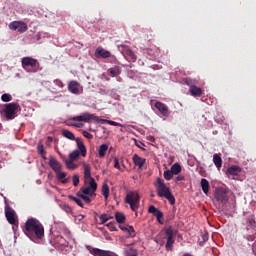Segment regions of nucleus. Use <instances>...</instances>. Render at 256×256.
<instances>
[{"instance_id":"obj_42","label":"nucleus","mask_w":256,"mask_h":256,"mask_svg":"<svg viewBox=\"0 0 256 256\" xmlns=\"http://www.w3.org/2000/svg\"><path fill=\"white\" fill-rule=\"evenodd\" d=\"M56 175H57V179H58L59 181L65 179V177H67V173L61 172V171L56 172Z\"/></svg>"},{"instance_id":"obj_11","label":"nucleus","mask_w":256,"mask_h":256,"mask_svg":"<svg viewBox=\"0 0 256 256\" xmlns=\"http://www.w3.org/2000/svg\"><path fill=\"white\" fill-rule=\"evenodd\" d=\"M68 91L73 93V95H80V93H83V87L76 80H72L68 84Z\"/></svg>"},{"instance_id":"obj_15","label":"nucleus","mask_w":256,"mask_h":256,"mask_svg":"<svg viewBox=\"0 0 256 256\" xmlns=\"http://www.w3.org/2000/svg\"><path fill=\"white\" fill-rule=\"evenodd\" d=\"M95 57L97 59H109V57H111V52H109L101 47H98L95 51Z\"/></svg>"},{"instance_id":"obj_51","label":"nucleus","mask_w":256,"mask_h":256,"mask_svg":"<svg viewBox=\"0 0 256 256\" xmlns=\"http://www.w3.org/2000/svg\"><path fill=\"white\" fill-rule=\"evenodd\" d=\"M54 83L58 87H61V88L65 87V85L63 84V82L61 80H55Z\"/></svg>"},{"instance_id":"obj_49","label":"nucleus","mask_w":256,"mask_h":256,"mask_svg":"<svg viewBox=\"0 0 256 256\" xmlns=\"http://www.w3.org/2000/svg\"><path fill=\"white\" fill-rule=\"evenodd\" d=\"M82 134H83V137H85L86 139H93V134L87 131H83Z\"/></svg>"},{"instance_id":"obj_54","label":"nucleus","mask_w":256,"mask_h":256,"mask_svg":"<svg viewBox=\"0 0 256 256\" xmlns=\"http://www.w3.org/2000/svg\"><path fill=\"white\" fill-rule=\"evenodd\" d=\"M61 183H63V184L65 185V184L69 183V179H63V180L61 181Z\"/></svg>"},{"instance_id":"obj_43","label":"nucleus","mask_w":256,"mask_h":256,"mask_svg":"<svg viewBox=\"0 0 256 256\" xmlns=\"http://www.w3.org/2000/svg\"><path fill=\"white\" fill-rule=\"evenodd\" d=\"M72 181H73L74 187H78V186H79V182H80V180H79V174H75V175L73 176V178H72Z\"/></svg>"},{"instance_id":"obj_6","label":"nucleus","mask_w":256,"mask_h":256,"mask_svg":"<svg viewBox=\"0 0 256 256\" xmlns=\"http://www.w3.org/2000/svg\"><path fill=\"white\" fill-rule=\"evenodd\" d=\"M141 200V196L137 192H129L125 197V203L130 205V209L132 211H137L139 209V201Z\"/></svg>"},{"instance_id":"obj_9","label":"nucleus","mask_w":256,"mask_h":256,"mask_svg":"<svg viewBox=\"0 0 256 256\" xmlns=\"http://www.w3.org/2000/svg\"><path fill=\"white\" fill-rule=\"evenodd\" d=\"M87 251L93 256H118L115 252L109 250H101L99 248H93L92 246L86 245Z\"/></svg>"},{"instance_id":"obj_8","label":"nucleus","mask_w":256,"mask_h":256,"mask_svg":"<svg viewBox=\"0 0 256 256\" xmlns=\"http://www.w3.org/2000/svg\"><path fill=\"white\" fill-rule=\"evenodd\" d=\"M5 217L10 225H14L15 227L19 225V220H17V213L9 205L5 207Z\"/></svg>"},{"instance_id":"obj_20","label":"nucleus","mask_w":256,"mask_h":256,"mask_svg":"<svg viewBox=\"0 0 256 256\" xmlns=\"http://www.w3.org/2000/svg\"><path fill=\"white\" fill-rule=\"evenodd\" d=\"M124 56L128 59V61H132V63H135L137 61V56L135 55V52L133 50L126 48L124 50Z\"/></svg>"},{"instance_id":"obj_55","label":"nucleus","mask_w":256,"mask_h":256,"mask_svg":"<svg viewBox=\"0 0 256 256\" xmlns=\"http://www.w3.org/2000/svg\"><path fill=\"white\" fill-rule=\"evenodd\" d=\"M74 127H81V125H79V124H74Z\"/></svg>"},{"instance_id":"obj_46","label":"nucleus","mask_w":256,"mask_h":256,"mask_svg":"<svg viewBox=\"0 0 256 256\" xmlns=\"http://www.w3.org/2000/svg\"><path fill=\"white\" fill-rule=\"evenodd\" d=\"M126 255L127 256H137V250L130 248L129 250H127Z\"/></svg>"},{"instance_id":"obj_38","label":"nucleus","mask_w":256,"mask_h":256,"mask_svg":"<svg viewBox=\"0 0 256 256\" xmlns=\"http://www.w3.org/2000/svg\"><path fill=\"white\" fill-rule=\"evenodd\" d=\"M1 100L3 101V103H9V101L13 100V96H11V94L9 93H5L1 96Z\"/></svg>"},{"instance_id":"obj_50","label":"nucleus","mask_w":256,"mask_h":256,"mask_svg":"<svg viewBox=\"0 0 256 256\" xmlns=\"http://www.w3.org/2000/svg\"><path fill=\"white\" fill-rule=\"evenodd\" d=\"M93 121H95V123H101L103 125L104 123H107V121L109 120H105L97 117V119H93Z\"/></svg>"},{"instance_id":"obj_48","label":"nucleus","mask_w":256,"mask_h":256,"mask_svg":"<svg viewBox=\"0 0 256 256\" xmlns=\"http://www.w3.org/2000/svg\"><path fill=\"white\" fill-rule=\"evenodd\" d=\"M107 123H108V125H112V127H121L120 123L115 122L113 120H108Z\"/></svg>"},{"instance_id":"obj_30","label":"nucleus","mask_w":256,"mask_h":256,"mask_svg":"<svg viewBox=\"0 0 256 256\" xmlns=\"http://www.w3.org/2000/svg\"><path fill=\"white\" fill-rule=\"evenodd\" d=\"M100 225H105V223H107V221H110V219H113V215L111 214H101L100 217Z\"/></svg>"},{"instance_id":"obj_12","label":"nucleus","mask_w":256,"mask_h":256,"mask_svg":"<svg viewBox=\"0 0 256 256\" xmlns=\"http://www.w3.org/2000/svg\"><path fill=\"white\" fill-rule=\"evenodd\" d=\"M9 28L12 31H18L19 33H25V31H27V29H28L27 24L25 22H21V21H14V22L10 23Z\"/></svg>"},{"instance_id":"obj_23","label":"nucleus","mask_w":256,"mask_h":256,"mask_svg":"<svg viewBox=\"0 0 256 256\" xmlns=\"http://www.w3.org/2000/svg\"><path fill=\"white\" fill-rule=\"evenodd\" d=\"M213 163L218 169H221V167H223V159L219 154L213 155Z\"/></svg>"},{"instance_id":"obj_1","label":"nucleus","mask_w":256,"mask_h":256,"mask_svg":"<svg viewBox=\"0 0 256 256\" xmlns=\"http://www.w3.org/2000/svg\"><path fill=\"white\" fill-rule=\"evenodd\" d=\"M23 232L29 239H41L45 237V227L36 218H29L26 221Z\"/></svg>"},{"instance_id":"obj_27","label":"nucleus","mask_w":256,"mask_h":256,"mask_svg":"<svg viewBox=\"0 0 256 256\" xmlns=\"http://www.w3.org/2000/svg\"><path fill=\"white\" fill-rule=\"evenodd\" d=\"M108 150H109V145H107V144L100 145L99 150H98V155H99L100 159L105 157Z\"/></svg>"},{"instance_id":"obj_45","label":"nucleus","mask_w":256,"mask_h":256,"mask_svg":"<svg viewBox=\"0 0 256 256\" xmlns=\"http://www.w3.org/2000/svg\"><path fill=\"white\" fill-rule=\"evenodd\" d=\"M206 241H209V235L204 234V235H202V241L199 242L200 247H203V245H205Z\"/></svg>"},{"instance_id":"obj_29","label":"nucleus","mask_w":256,"mask_h":256,"mask_svg":"<svg viewBox=\"0 0 256 256\" xmlns=\"http://www.w3.org/2000/svg\"><path fill=\"white\" fill-rule=\"evenodd\" d=\"M241 171V167L237 166V165H234V166H231L227 169V173H229V175H239V172Z\"/></svg>"},{"instance_id":"obj_44","label":"nucleus","mask_w":256,"mask_h":256,"mask_svg":"<svg viewBox=\"0 0 256 256\" xmlns=\"http://www.w3.org/2000/svg\"><path fill=\"white\" fill-rule=\"evenodd\" d=\"M106 227H108L110 231H117V226H115V221L106 224Z\"/></svg>"},{"instance_id":"obj_56","label":"nucleus","mask_w":256,"mask_h":256,"mask_svg":"<svg viewBox=\"0 0 256 256\" xmlns=\"http://www.w3.org/2000/svg\"><path fill=\"white\" fill-rule=\"evenodd\" d=\"M1 129H3V125L2 124H0V131H1Z\"/></svg>"},{"instance_id":"obj_36","label":"nucleus","mask_w":256,"mask_h":256,"mask_svg":"<svg viewBox=\"0 0 256 256\" xmlns=\"http://www.w3.org/2000/svg\"><path fill=\"white\" fill-rule=\"evenodd\" d=\"M74 160H65V163H66V167L67 169H70L71 171H75V169H77V165L75 163H73Z\"/></svg>"},{"instance_id":"obj_17","label":"nucleus","mask_w":256,"mask_h":256,"mask_svg":"<svg viewBox=\"0 0 256 256\" xmlns=\"http://www.w3.org/2000/svg\"><path fill=\"white\" fill-rule=\"evenodd\" d=\"M77 149L82 157H87V148L81 138H76Z\"/></svg>"},{"instance_id":"obj_57","label":"nucleus","mask_w":256,"mask_h":256,"mask_svg":"<svg viewBox=\"0 0 256 256\" xmlns=\"http://www.w3.org/2000/svg\"><path fill=\"white\" fill-rule=\"evenodd\" d=\"M67 209H68L69 211H71V207L67 206Z\"/></svg>"},{"instance_id":"obj_53","label":"nucleus","mask_w":256,"mask_h":256,"mask_svg":"<svg viewBox=\"0 0 256 256\" xmlns=\"http://www.w3.org/2000/svg\"><path fill=\"white\" fill-rule=\"evenodd\" d=\"M248 223H250V225H253V223H255V219L253 218H248Z\"/></svg>"},{"instance_id":"obj_37","label":"nucleus","mask_w":256,"mask_h":256,"mask_svg":"<svg viewBox=\"0 0 256 256\" xmlns=\"http://www.w3.org/2000/svg\"><path fill=\"white\" fill-rule=\"evenodd\" d=\"M102 195L105 199H109V185L103 184L102 185Z\"/></svg>"},{"instance_id":"obj_28","label":"nucleus","mask_w":256,"mask_h":256,"mask_svg":"<svg viewBox=\"0 0 256 256\" xmlns=\"http://www.w3.org/2000/svg\"><path fill=\"white\" fill-rule=\"evenodd\" d=\"M200 185L202 187V191L205 195L209 193V181L205 178L201 179Z\"/></svg>"},{"instance_id":"obj_22","label":"nucleus","mask_w":256,"mask_h":256,"mask_svg":"<svg viewBox=\"0 0 256 256\" xmlns=\"http://www.w3.org/2000/svg\"><path fill=\"white\" fill-rule=\"evenodd\" d=\"M189 93L192 97H201V95H203V90L200 87L193 86L192 88H189Z\"/></svg>"},{"instance_id":"obj_19","label":"nucleus","mask_w":256,"mask_h":256,"mask_svg":"<svg viewBox=\"0 0 256 256\" xmlns=\"http://www.w3.org/2000/svg\"><path fill=\"white\" fill-rule=\"evenodd\" d=\"M148 213H152V215H154V217H156L158 223H161V219L163 217V212H161V210L155 208L154 205H151L148 208Z\"/></svg>"},{"instance_id":"obj_10","label":"nucleus","mask_w":256,"mask_h":256,"mask_svg":"<svg viewBox=\"0 0 256 256\" xmlns=\"http://www.w3.org/2000/svg\"><path fill=\"white\" fill-rule=\"evenodd\" d=\"M93 119L97 120V116H95L94 114H89L88 112H85L79 116H74L72 118V121H78L80 123H91Z\"/></svg>"},{"instance_id":"obj_41","label":"nucleus","mask_w":256,"mask_h":256,"mask_svg":"<svg viewBox=\"0 0 256 256\" xmlns=\"http://www.w3.org/2000/svg\"><path fill=\"white\" fill-rule=\"evenodd\" d=\"M163 175H164V179H166V181H171V179H173V175H175V174H173L171 172V170H165Z\"/></svg>"},{"instance_id":"obj_3","label":"nucleus","mask_w":256,"mask_h":256,"mask_svg":"<svg viewBox=\"0 0 256 256\" xmlns=\"http://www.w3.org/2000/svg\"><path fill=\"white\" fill-rule=\"evenodd\" d=\"M154 185L156 187L158 197H164V199L169 201L170 205H175V196H173L171 189L165 185V180L157 178Z\"/></svg>"},{"instance_id":"obj_32","label":"nucleus","mask_w":256,"mask_h":256,"mask_svg":"<svg viewBox=\"0 0 256 256\" xmlns=\"http://www.w3.org/2000/svg\"><path fill=\"white\" fill-rule=\"evenodd\" d=\"M62 135L63 137H65L66 139H70V141H76L75 139V134H73V132L69 131V130H63L62 131Z\"/></svg>"},{"instance_id":"obj_34","label":"nucleus","mask_w":256,"mask_h":256,"mask_svg":"<svg viewBox=\"0 0 256 256\" xmlns=\"http://www.w3.org/2000/svg\"><path fill=\"white\" fill-rule=\"evenodd\" d=\"M115 219L117 221V223H125V214H123L122 212H116L115 213Z\"/></svg>"},{"instance_id":"obj_7","label":"nucleus","mask_w":256,"mask_h":256,"mask_svg":"<svg viewBox=\"0 0 256 256\" xmlns=\"http://www.w3.org/2000/svg\"><path fill=\"white\" fill-rule=\"evenodd\" d=\"M229 191L226 188H218L214 193V198L219 201L222 205L229 203Z\"/></svg>"},{"instance_id":"obj_2","label":"nucleus","mask_w":256,"mask_h":256,"mask_svg":"<svg viewBox=\"0 0 256 256\" xmlns=\"http://www.w3.org/2000/svg\"><path fill=\"white\" fill-rule=\"evenodd\" d=\"M95 191H97V182L95 181V178H91L89 185L80 188L76 195L77 197H80L86 205H89V203H91V197L95 195Z\"/></svg>"},{"instance_id":"obj_40","label":"nucleus","mask_w":256,"mask_h":256,"mask_svg":"<svg viewBox=\"0 0 256 256\" xmlns=\"http://www.w3.org/2000/svg\"><path fill=\"white\" fill-rule=\"evenodd\" d=\"M184 83H185L186 85H188V87H190V89L196 86L195 80H193V79H191V78H185V79H184Z\"/></svg>"},{"instance_id":"obj_21","label":"nucleus","mask_w":256,"mask_h":256,"mask_svg":"<svg viewBox=\"0 0 256 256\" xmlns=\"http://www.w3.org/2000/svg\"><path fill=\"white\" fill-rule=\"evenodd\" d=\"M83 169L85 181H91V179H94L93 177H91V166L89 164L83 163Z\"/></svg>"},{"instance_id":"obj_5","label":"nucleus","mask_w":256,"mask_h":256,"mask_svg":"<svg viewBox=\"0 0 256 256\" xmlns=\"http://www.w3.org/2000/svg\"><path fill=\"white\" fill-rule=\"evenodd\" d=\"M17 111H21V106L18 103H9L4 105V113L7 121H13L17 117Z\"/></svg>"},{"instance_id":"obj_25","label":"nucleus","mask_w":256,"mask_h":256,"mask_svg":"<svg viewBox=\"0 0 256 256\" xmlns=\"http://www.w3.org/2000/svg\"><path fill=\"white\" fill-rule=\"evenodd\" d=\"M68 199H70V201H74V203H76V205H78V207H81L82 209H83V207H85L83 204V198H81L79 196L75 197L73 195H69Z\"/></svg>"},{"instance_id":"obj_33","label":"nucleus","mask_w":256,"mask_h":256,"mask_svg":"<svg viewBox=\"0 0 256 256\" xmlns=\"http://www.w3.org/2000/svg\"><path fill=\"white\" fill-rule=\"evenodd\" d=\"M170 171L173 173V175H179V173H181V165L179 163H175L171 166Z\"/></svg>"},{"instance_id":"obj_35","label":"nucleus","mask_w":256,"mask_h":256,"mask_svg":"<svg viewBox=\"0 0 256 256\" xmlns=\"http://www.w3.org/2000/svg\"><path fill=\"white\" fill-rule=\"evenodd\" d=\"M80 155L81 153L79 152V150H74L69 154V159L70 161H77Z\"/></svg>"},{"instance_id":"obj_31","label":"nucleus","mask_w":256,"mask_h":256,"mask_svg":"<svg viewBox=\"0 0 256 256\" xmlns=\"http://www.w3.org/2000/svg\"><path fill=\"white\" fill-rule=\"evenodd\" d=\"M109 73L111 77H117V75H121V68L119 66H114L109 69Z\"/></svg>"},{"instance_id":"obj_13","label":"nucleus","mask_w":256,"mask_h":256,"mask_svg":"<svg viewBox=\"0 0 256 256\" xmlns=\"http://www.w3.org/2000/svg\"><path fill=\"white\" fill-rule=\"evenodd\" d=\"M165 235H167L166 251H173V245H175V239L173 238V229H166Z\"/></svg>"},{"instance_id":"obj_52","label":"nucleus","mask_w":256,"mask_h":256,"mask_svg":"<svg viewBox=\"0 0 256 256\" xmlns=\"http://www.w3.org/2000/svg\"><path fill=\"white\" fill-rule=\"evenodd\" d=\"M179 181H185V176H177L175 182L179 183Z\"/></svg>"},{"instance_id":"obj_24","label":"nucleus","mask_w":256,"mask_h":256,"mask_svg":"<svg viewBox=\"0 0 256 256\" xmlns=\"http://www.w3.org/2000/svg\"><path fill=\"white\" fill-rule=\"evenodd\" d=\"M121 231H125L126 233H128L127 237H135V234L133 235V233H135V228H133V226H119Z\"/></svg>"},{"instance_id":"obj_16","label":"nucleus","mask_w":256,"mask_h":256,"mask_svg":"<svg viewBox=\"0 0 256 256\" xmlns=\"http://www.w3.org/2000/svg\"><path fill=\"white\" fill-rule=\"evenodd\" d=\"M154 107H156L159 110V112L161 113V115H163V117H168L169 116V108L164 103H161L160 101H157L154 104Z\"/></svg>"},{"instance_id":"obj_14","label":"nucleus","mask_w":256,"mask_h":256,"mask_svg":"<svg viewBox=\"0 0 256 256\" xmlns=\"http://www.w3.org/2000/svg\"><path fill=\"white\" fill-rule=\"evenodd\" d=\"M49 167H51L54 173H59V171L63 169V165H61V162L56 160L54 156H50Z\"/></svg>"},{"instance_id":"obj_4","label":"nucleus","mask_w":256,"mask_h":256,"mask_svg":"<svg viewBox=\"0 0 256 256\" xmlns=\"http://www.w3.org/2000/svg\"><path fill=\"white\" fill-rule=\"evenodd\" d=\"M21 65L22 69L27 71V73H37V65H39V62L33 57H23L21 59Z\"/></svg>"},{"instance_id":"obj_26","label":"nucleus","mask_w":256,"mask_h":256,"mask_svg":"<svg viewBox=\"0 0 256 256\" xmlns=\"http://www.w3.org/2000/svg\"><path fill=\"white\" fill-rule=\"evenodd\" d=\"M55 244L59 247H67V245H69V242H67V240H65L63 236H57L55 238Z\"/></svg>"},{"instance_id":"obj_47","label":"nucleus","mask_w":256,"mask_h":256,"mask_svg":"<svg viewBox=\"0 0 256 256\" xmlns=\"http://www.w3.org/2000/svg\"><path fill=\"white\" fill-rule=\"evenodd\" d=\"M114 168L121 171V165L119 164V159L117 157L114 158Z\"/></svg>"},{"instance_id":"obj_39","label":"nucleus","mask_w":256,"mask_h":256,"mask_svg":"<svg viewBox=\"0 0 256 256\" xmlns=\"http://www.w3.org/2000/svg\"><path fill=\"white\" fill-rule=\"evenodd\" d=\"M38 153L41 155L42 159H47V156H45L47 152L45 151V147L43 145L38 146Z\"/></svg>"},{"instance_id":"obj_18","label":"nucleus","mask_w":256,"mask_h":256,"mask_svg":"<svg viewBox=\"0 0 256 256\" xmlns=\"http://www.w3.org/2000/svg\"><path fill=\"white\" fill-rule=\"evenodd\" d=\"M133 163L136 167H138L139 169H143V165H145V163H147V159L140 157L137 154H134L132 157Z\"/></svg>"}]
</instances>
